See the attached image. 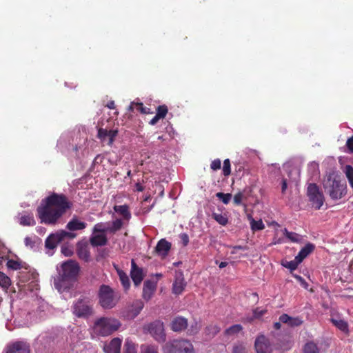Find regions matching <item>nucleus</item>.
Here are the masks:
<instances>
[{"instance_id": "nucleus-53", "label": "nucleus", "mask_w": 353, "mask_h": 353, "mask_svg": "<svg viewBox=\"0 0 353 353\" xmlns=\"http://www.w3.org/2000/svg\"><path fill=\"white\" fill-rule=\"evenodd\" d=\"M223 174L225 176H228L231 174V165L230 159H225L223 166Z\"/></svg>"}, {"instance_id": "nucleus-50", "label": "nucleus", "mask_w": 353, "mask_h": 353, "mask_svg": "<svg viewBox=\"0 0 353 353\" xmlns=\"http://www.w3.org/2000/svg\"><path fill=\"white\" fill-rule=\"evenodd\" d=\"M118 273H119L120 281H121L122 285H123V287H129L130 286V279H129V277L127 275V274L125 272H124L123 271H119Z\"/></svg>"}, {"instance_id": "nucleus-46", "label": "nucleus", "mask_w": 353, "mask_h": 353, "mask_svg": "<svg viewBox=\"0 0 353 353\" xmlns=\"http://www.w3.org/2000/svg\"><path fill=\"white\" fill-rule=\"evenodd\" d=\"M216 196L219 198L224 204H228L231 200L232 194L230 193L218 192Z\"/></svg>"}, {"instance_id": "nucleus-54", "label": "nucleus", "mask_w": 353, "mask_h": 353, "mask_svg": "<svg viewBox=\"0 0 353 353\" xmlns=\"http://www.w3.org/2000/svg\"><path fill=\"white\" fill-rule=\"evenodd\" d=\"M243 194L241 192L236 193L234 196V203L236 205H240L242 203V200L243 198Z\"/></svg>"}, {"instance_id": "nucleus-61", "label": "nucleus", "mask_w": 353, "mask_h": 353, "mask_svg": "<svg viewBox=\"0 0 353 353\" xmlns=\"http://www.w3.org/2000/svg\"><path fill=\"white\" fill-rule=\"evenodd\" d=\"M238 250H245V247H243V246H241V245H236V246H234L232 248V250L231 252L232 254H235L236 253V251Z\"/></svg>"}, {"instance_id": "nucleus-55", "label": "nucleus", "mask_w": 353, "mask_h": 353, "mask_svg": "<svg viewBox=\"0 0 353 353\" xmlns=\"http://www.w3.org/2000/svg\"><path fill=\"white\" fill-rule=\"evenodd\" d=\"M221 162L219 159H216L211 162L210 168L213 170H217L221 168Z\"/></svg>"}, {"instance_id": "nucleus-28", "label": "nucleus", "mask_w": 353, "mask_h": 353, "mask_svg": "<svg viewBox=\"0 0 353 353\" xmlns=\"http://www.w3.org/2000/svg\"><path fill=\"white\" fill-rule=\"evenodd\" d=\"M20 225L23 226H31L35 225L34 216L32 213L25 212L19 218Z\"/></svg>"}, {"instance_id": "nucleus-48", "label": "nucleus", "mask_w": 353, "mask_h": 353, "mask_svg": "<svg viewBox=\"0 0 353 353\" xmlns=\"http://www.w3.org/2000/svg\"><path fill=\"white\" fill-rule=\"evenodd\" d=\"M10 279L3 272H0V287H9Z\"/></svg>"}, {"instance_id": "nucleus-25", "label": "nucleus", "mask_w": 353, "mask_h": 353, "mask_svg": "<svg viewBox=\"0 0 353 353\" xmlns=\"http://www.w3.org/2000/svg\"><path fill=\"white\" fill-rule=\"evenodd\" d=\"M86 223L79 221L77 216L73 217L66 225L70 231L81 230L86 228Z\"/></svg>"}, {"instance_id": "nucleus-19", "label": "nucleus", "mask_w": 353, "mask_h": 353, "mask_svg": "<svg viewBox=\"0 0 353 353\" xmlns=\"http://www.w3.org/2000/svg\"><path fill=\"white\" fill-rule=\"evenodd\" d=\"M188 327V319L183 316L175 317L170 323L171 330L174 332H181Z\"/></svg>"}, {"instance_id": "nucleus-51", "label": "nucleus", "mask_w": 353, "mask_h": 353, "mask_svg": "<svg viewBox=\"0 0 353 353\" xmlns=\"http://www.w3.org/2000/svg\"><path fill=\"white\" fill-rule=\"evenodd\" d=\"M168 112V107L165 105H161L157 107L156 114L161 119H163L165 117Z\"/></svg>"}, {"instance_id": "nucleus-1", "label": "nucleus", "mask_w": 353, "mask_h": 353, "mask_svg": "<svg viewBox=\"0 0 353 353\" xmlns=\"http://www.w3.org/2000/svg\"><path fill=\"white\" fill-rule=\"evenodd\" d=\"M71 207L72 203L65 195L54 192L41 201L37 209V215L41 223L55 225Z\"/></svg>"}, {"instance_id": "nucleus-41", "label": "nucleus", "mask_w": 353, "mask_h": 353, "mask_svg": "<svg viewBox=\"0 0 353 353\" xmlns=\"http://www.w3.org/2000/svg\"><path fill=\"white\" fill-rule=\"evenodd\" d=\"M283 234L285 237L289 239L292 242L297 243L301 240V236L299 234L293 232H289L287 229L284 230Z\"/></svg>"}, {"instance_id": "nucleus-6", "label": "nucleus", "mask_w": 353, "mask_h": 353, "mask_svg": "<svg viewBox=\"0 0 353 353\" xmlns=\"http://www.w3.org/2000/svg\"><path fill=\"white\" fill-rule=\"evenodd\" d=\"M163 353H194L192 343L187 339H174L163 346Z\"/></svg>"}, {"instance_id": "nucleus-9", "label": "nucleus", "mask_w": 353, "mask_h": 353, "mask_svg": "<svg viewBox=\"0 0 353 353\" xmlns=\"http://www.w3.org/2000/svg\"><path fill=\"white\" fill-rule=\"evenodd\" d=\"M143 307L144 303L141 300H134L122 310L121 314L124 319L132 320L140 314Z\"/></svg>"}, {"instance_id": "nucleus-42", "label": "nucleus", "mask_w": 353, "mask_h": 353, "mask_svg": "<svg viewBox=\"0 0 353 353\" xmlns=\"http://www.w3.org/2000/svg\"><path fill=\"white\" fill-rule=\"evenodd\" d=\"M141 353H159L158 347L154 345H142L141 346Z\"/></svg>"}, {"instance_id": "nucleus-44", "label": "nucleus", "mask_w": 353, "mask_h": 353, "mask_svg": "<svg viewBox=\"0 0 353 353\" xmlns=\"http://www.w3.org/2000/svg\"><path fill=\"white\" fill-rule=\"evenodd\" d=\"M345 173L350 185L353 189V168L350 165H346L345 168Z\"/></svg>"}, {"instance_id": "nucleus-3", "label": "nucleus", "mask_w": 353, "mask_h": 353, "mask_svg": "<svg viewBox=\"0 0 353 353\" xmlns=\"http://www.w3.org/2000/svg\"><path fill=\"white\" fill-rule=\"evenodd\" d=\"M323 186L325 193L334 201L342 199L347 194L346 182L341 180L334 173L326 175L323 182Z\"/></svg>"}, {"instance_id": "nucleus-4", "label": "nucleus", "mask_w": 353, "mask_h": 353, "mask_svg": "<svg viewBox=\"0 0 353 353\" xmlns=\"http://www.w3.org/2000/svg\"><path fill=\"white\" fill-rule=\"evenodd\" d=\"M22 300H23L22 305H19L17 303L18 301H17L14 302L13 307L11 306L12 310H14V306L17 307V310L13 312L12 317L14 319V323L18 326L27 325L34 320L28 299H23ZM10 303L12 304L11 300Z\"/></svg>"}, {"instance_id": "nucleus-35", "label": "nucleus", "mask_w": 353, "mask_h": 353, "mask_svg": "<svg viewBox=\"0 0 353 353\" xmlns=\"http://www.w3.org/2000/svg\"><path fill=\"white\" fill-rule=\"evenodd\" d=\"M129 110L132 111L137 110L142 114L149 113V108H145L143 103L132 102L129 107Z\"/></svg>"}, {"instance_id": "nucleus-18", "label": "nucleus", "mask_w": 353, "mask_h": 353, "mask_svg": "<svg viewBox=\"0 0 353 353\" xmlns=\"http://www.w3.org/2000/svg\"><path fill=\"white\" fill-rule=\"evenodd\" d=\"M171 249V243L165 240V239H162L158 241L156 247H155V252L161 256L162 258L165 257L169 251Z\"/></svg>"}, {"instance_id": "nucleus-16", "label": "nucleus", "mask_w": 353, "mask_h": 353, "mask_svg": "<svg viewBox=\"0 0 353 353\" xmlns=\"http://www.w3.org/2000/svg\"><path fill=\"white\" fill-rule=\"evenodd\" d=\"M6 353H30V345L25 341H17L7 345Z\"/></svg>"}, {"instance_id": "nucleus-13", "label": "nucleus", "mask_w": 353, "mask_h": 353, "mask_svg": "<svg viewBox=\"0 0 353 353\" xmlns=\"http://www.w3.org/2000/svg\"><path fill=\"white\" fill-rule=\"evenodd\" d=\"M256 353H272V348L269 339L261 334L256 337L254 342Z\"/></svg>"}, {"instance_id": "nucleus-33", "label": "nucleus", "mask_w": 353, "mask_h": 353, "mask_svg": "<svg viewBox=\"0 0 353 353\" xmlns=\"http://www.w3.org/2000/svg\"><path fill=\"white\" fill-rule=\"evenodd\" d=\"M61 296L68 300L75 296L76 288H57Z\"/></svg>"}, {"instance_id": "nucleus-31", "label": "nucleus", "mask_w": 353, "mask_h": 353, "mask_svg": "<svg viewBox=\"0 0 353 353\" xmlns=\"http://www.w3.org/2000/svg\"><path fill=\"white\" fill-rule=\"evenodd\" d=\"M123 225V221L121 219H116L114 220L110 226L107 227L106 232L115 234L117 231L120 230Z\"/></svg>"}, {"instance_id": "nucleus-59", "label": "nucleus", "mask_w": 353, "mask_h": 353, "mask_svg": "<svg viewBox=\"0 0 353 353\" xmlns=\"http://www.w3.org/2000/svg\"><path fill=\"white\" fill-rule=\"evenodd\" d=\"M346 146L351 153H353V136L349 138L346 142Z\"/></svg>"}, {"instance_id": "nucleus-40", "label": "nucleus", "mask_w": 353, "mask_h": 353, "mask_svg": "<svg viewBox=\"0 0 353 353\" xmlns=\"http://www.w3.org/2000/svg\"><path fill=\"white\" fill-rule=\"evenodd\" d=\"M162 276L161 274H156L152 275L151 279H147L143 284V287H155L157 281Z\"/></svg>"}, {"instance_id": "nucleus-56", "label": "nucleus", "mask_w": 353, "mask_h": 353, "mask_svg": "<svg viewBox=\"0 0 353 353\" xmlns=\"http://www.w3.org/2000/svg\"><path fill=\"white\" fill-rule=\"evenodd\" d=\"M61 253L65 256H70L73 254V250L69 246H62Z\"/></svg>"}, {"instance_id": "nucleus-52", "label": "nucleus", "mask_w": 353, "mask_h": 353, "mask_svg": "<svg viewBox=\"0 0 353 353\" xmlns=\"http://www.w3.org/2000/svg\"><path fill=\"white\" fill-rule=\"evenodd\" d=\"M156 288H143V298L148 301L154 295Z\"/></svg>"}, {"instance_id": "nucleus-62", "label": "nucleus", "mask_w": 353, "mask_h": 353, "mask_svg": "<svg viewBox=\"0 0 353 353\" xmlns=\"http://www.w3.org/2000/svg\"><path fill=\"white\" fill-rule=\"evenodd\" d=\"M287 180L285 179H282L281 182V192L282 193H285L286 189H287Z\"/></svg>"}, {"instance_id": "nucleus-12", "label": "nucleus", "mask_w": 353, "mask_h": 353, "mask_svg": "<svg viewBox=\"0 0 353 353\" xmlns=\"http://www.w3.org/2000/svg\"><path fill=\"white\" fill-rule=\"evenodd\" d=\"M149 332L158 342L162 343L165 340V334L163 323L155 321L149 325Z\"/></svg>"}, {"instance_id": "nucleus-45", "label": "nucleus", "mask_w": 353, "mask_h": 353, "mask_svg": "<svg viewBox=\"0 0 353 353\" xmlns=\"http://www.w3.org/2000/svg\"><path fill=\"white\" fill-rule=\"evenodd\" d=\"M250 225L252 230L254 231L261 230L265 228V225L261 220L255 221L254 219H251Z\"/></svg>"}, {"instance_id": "nucleus-34", "label": "nucleus", "mask_w": 353, "mask_h": 353, "mask_svg": "<svg viewBox=\"0 0 353 353\" xmlns=\"http://www.w3.org/2000/svg\"><path fill=\"white\" fill-rule=\"evenodd\" d=\"M212 217L221 225L225 226L228 223V218L226 214L213 212Z\"/></svg>"}, {"instance_id": "nucleus-11", "label": "nucleus", "mask_w": 353, "mask_h": 353, "mask_svg": "<svg viewBox=\"0 0 353 353\" xmlns=\"http://www.w3.org/2000/svg\"><path fill=\"white\" fill-rule=\"evenodd\" d=\"M74 314L78 317H87L92 312L90 302L87 299H79L74 305Z\"/></svg>"}, {"instance_id": "nucleus-22", "label": "nucleus", "mask_w": 353, "mask_h": 353, "mask_svg": "<svg viewBox=\"0 0 353 353\" xmlns=\"http://www.w3.org/2000/svg\"><path fill=\"white\" fill-rule=\"evenodd\" d=\"M279 321L290 327H297L303 323V321L299 317H291L287 314H281Z\"/></svg>"}, {"instance_id": "nucleus-14", "label": "nucleus", "mask_w": 353, "mask_h": 353, "mask_svg": "<svg viewBox=\"0 0 353 353\" xmlns=\"http://www.w3.org/2000/svg\"><path fill=\"white\" fill-rule=\"evenodd\" d=\"M117 134V130H108L105 128H99L98 130L97 137L102 143H105L108 145H112Z\"/></svg>"}, {"instance_id": "nucleus-8", "label": "nucleus", "mask_w": 353, "mask_h": 353, "mask_svg": "<svg viewBox=\"0 0 353 353\" xmlns=\"http://www.w3.org/2000/svg\"><path fill=\"white\" fill-rule=\"evenodd\" d=\"M306 194L312 207L316 210H319L323 206L325 197L316 183H311L308 184Z\"/></svg>"}, {"instance_id": "nucleus-2", "label": "nucleus", "mask_w": 353, "mask_h": 353, "mask_svg": "<svg viewBox=\"0 0 353 353\" xmlns=\"http://www.w3.org/2000/svg\"><path fill=\"white\" fill-rule=\"evenodd\" d=\"M12 301V307L17 301L23 299H28L31 312L33 314L34 320L42 317V313L48 308L47 303L38 296L39 288H6Z\"/></svg>"}, {"instance_id": "nucleus-21", "label": "nucleus", "mask_w": 353, "mask_h": 353, "mask_svg": "<svg viewBox=\"0 0 353 353\" xmlns=\"http://www.w3.org/2000/svg\"><path fill=\"white\" fill-rule=\"evenodd\" d=\"M121 342V339L114 338L108 344L104 346V352L105 353H120Z\"/></svg>"}, {"instance_id": "nucleus-32", "label": "nucleus", "mask_w": 353, "mask_h": 353, "mask_svg": "<svg viewBox=\"0 0 353 353\" xmlns=\"http://www.w3.org/2000/svg\"><path fill=\"white\" fill-rule=\"evenodd\" d=\"M267 310L265 309H261L260 307H256L252 311V314L251 316H248L246 317L247 321L248 322H252L255 319H261Z\"/></svg>"}, {"instance_id": "nucleus-37", "label": "nucleus", "mask_w": 353, "mask_h": 353, "mask_svg": "<svg viewBox=\"0 0 353 353\" xmlns=\"http://www.w3.org/2000/svg\"><path fill=\"white\" fill-rule=\"evenodd\" d=\"M301 263V261H299V259L296 256L294 260L290 261H283L282 263V265L285 268L290 270L291 271H293V270H295L297 268L298 265Z\"/></svg>"}, {"instance_id": "nucleus-29", "label": "nucleus", "mask_w": 353, "mask_h": 353, "mask_svg": "<svg viewBox=\"0 0 353 353\" xmlns=\"http://www.w3.org/2000/svg\"><path fill=\"white\" fill-rule=\"evenodd\" d=\"M61 241V237H59L57 233L51 234L46 240V247L52 250L57 246V244Z\"/></svg>"}, {"instance_id": "nucleus-27", "label": "nucleus", "mask_w": 353, "mask_h": 353, "mask_svg": "<svg viewBox=\"0 0 353 353\" xmlns=\"http://www.w3.org/2000/svg\"><path fill=\"white\" fill-rule=\"evenodd\" d=\"M315 248V245L313 243H307L301 250L299 251L296 257L299 261H303L310 254H311Z\"/></svg>"}, {"instance_id": "nucleus-23", "label": "nucleus", "mask_w": 353, "mask_h": 353, "mask_svg": "<svg viewBox=\"0 0 353 353\" xmlns=\"http://www.w3.org/2000/svg\"><path fill=\"white\" fill-rule=\"evenodd\" d=\"M90 243L93 247L105 245L108 243V239L104 233L92 234L90 238Z\"/></svg>"}, {"instance_id": "nucleus-5", "label": "nucleus", "mask_w": 353, "mask_h": 353, "mask_svg": "<svg viewBox=\"0 0 353 353\" xmlns=\"http://www.w3.org/2000/svg\"><path fill=\"white\" fill-rule=\"evenodd\" d=\"M119 320L111 317H101L97 319L93 325V332L102 336H107L118 330L121 326Z\"/></svg>"}, {"instance_id": "nucleus-15", "label": "nucleus", "mask_w": 353, "mask_h": 353, "mask_svg": "<svg viewBox=\"0 0 353 353\" xmlns=\"http://www.w3.org/2000/svg\"><path fill=\"white\" fill-rule=\"evenodd\" d=\"M130 277L136 286L139 285L145 277L143 269L139 267L134 259L131 260Z\"/></svg>"}, {"instance_id": "nucleus-63", "label": "nucleus", "mask_w": 353, "mask_h": 353, "mask_svg": "<svg viewBox=\"0 0 353 353\" xmlns=\"http://www.w3.org/2000/svg\"><path fill=\"white\" fill-rule=\"evenodd\" d=\"M161 119V118L159 117H158L157 114L150 120V121L149 122V123L152 125H155L158 121Z\"/></svg>"}, {"instance_id": "nucleus-36", "label": "nucleus", "mask_w": 353, "mask_h": 353, "mask_svg": "<svg viewBox=\"0 0 353 353\" xmlns=\"http://www.w3.org/2000/svg\"><path fill=\"white\" fill-rule=\"evenodd\" d=\"M303 353H320V351L316 343L308 342L304 345Z\"/></svg>"}, {"instance_id": "nucleus-38", "label": "nucleus", "mask_w": 353, "mask_h": 353, "mask_svg": "<svg viewBox=\"0 0 353 353\" xmlns=\"http://www.w3.org/2000/svg\"><path fill=\"white\" fill-rule=\"evenodd\" d=\"M243 330V327L240 324H235L225 330V334L228 336H234L239 333Z\"/></svg>"}, {"instance_id": "nucleus-58", "label": "nucleus", "mask_w": 353, "mask_h": 353, "mask_svg": "<svg viewBox=\"0 0 353 353\" xmlns=\"http://www.w3.org/2000/svg\"><path fill=\"white\" fill-rule=\"evenodd\" d=\"M103 157L101 154L96 156L92 161V168H94L96 165L100 164L102 162Z\"/></svg>"}, {"instance_id": "nucleus-20", "label": "nucleus", "mask_w": 353, "mask_h": 353, "mask_svg": "<svg viewBox=\"0 0 353 353\" xmlns=\"http://www.w3.org/2000/svg\"><path fill=\"white\" fill-rule=\"evenodd\" d=\"M77 254L79 258L85 262L90 260V253L87 243H78L77 247Z\"/></svg>"}, {"instance_id": "nucleus-49", "label": "nucleus", "mask_w": 353, "mask_h": 353, "mask_svg": "<svg viewBox=\"0 0 353 353\" xmlns=\"http://www.w3.org/2000/svg\"><path fill=\"white\" fill-rule=\"evenodd\" d=\"M109 224L108 223H97L92 230L93 234L95 233H105L107 227H105V225Z\"/></svg>"}, {"instance_id": "nucleus-7", "label": "nucleus", "mask_w": 353, "mask_h": 353, "mask_svg": "<svg viewBox=\"0 0 353 353\" xmlns=\"http://www.w3.org/2000/svg\"><path fill=\"white\" fill-rule=\"evenodd\" d=\"M99 298L103 308L111 309L117 305L121 296L112 288H100Z\"/></svg>"}, {"instance_id": "nucleus-24", "label": "nucleus", "mask_w": 353, "mask_h": 353, "mask_svg": "<svg viewBox=\"0 0 353 353\" xmlns=\"http://www.w3.org/2000/svg\"><path fill=\"white\" fill-rule=\"evenodd\" d=\"M6 266L9 270H19L21 272L24 270H27L28 265L26 263L23 262L21 260L8 259L6 263Z\"/></svg>"}, {"instance_id": "nucleus-47", "label": "nucleus", "mask_w": 353, "mask_h": 353, "mask_svg": "<svg viewBox=\"0 0 353 353\" xmlns=\"http://www.w3.org/2000/svg\"><path fill=\"white\" fill-rule=\"evenodd\" d=\"M59 237H61V241L64 240L65 239H72L76 237L77 234L71 232H67L64 230H61L57 232Z\"/></svg>"}, {"instance_id": "nucleus-30", "label": "nucleus", "mask_w": 353, "mask_h": 353, "mask_svg": "<svg viewBox=\"0 0 353 353\" xmlns=\"http://www.w3.org/2000/svg\"><path fill=\"white\" fill-rule=\"evenodd\" d=\"M331 321L334 325H335L341 332L348 334L349 326L347 321L341 319H331Z\"/></svg>"}, {"instance_id": "nucleus-43", "label": "nucleus", "mask_w": 353, "mask_h": 353, "mask_svg": "<svg viewBox=\"0 0 353 353\" xmlns=\"http://www.w3.org/2000/svg\"><path fill=\"white\" fill-rule=\"evenodd\" d=\"M232 353H248V349L245 344L238 343L234 345Z\"/></svg>"}, {"instance_id": "nucleus-64", "label": "nucleus", "mask_w": 353, "mask_h": 353, "mask_svg": "<svg viewBox=\"0 0 353 353\" xmlns=\"http://www.w3.org/2000/svg\"><path fill=\"white\" fill-rule=\"evenodd\" d=\"M106 106L109 108V109H115L116 106H115V103H114V101H110L108 102Z\"/></svg>"}, {"instance_id": "nucleus-10", "label": "nucleus", "mask_w": 353, "mask_h": 353, "mask_svg": "<svg viewBox=\"0 0 353 353\" xmlns=\"http://www.w3.org/2000/svg\"><path fill=\"white\" fill-rule=\"evenodd\" d=\"M19 278L21 282L28 283V287H37L39 285V274L34 271L29 270H24L19 272Z\"/></svg>"}, {"instance_id": "nucleus-39", "label": "nucleus", "mask_w": 353, "mask_h": 353, "mask_svg": "<svg viewBox=\"0 0 353 353\" xmlns=\"http://www.w3.org/2000/svg\"><path fill=\"white\" fill-rule=\"evenodd\" d=\"M123 353H137L134 343L128 339L125 341Z\"/></svg>"}, {"instance_id": "nucleus-60", "label": "nucleus", "mask_w": 353, "mask_h": 353, "mask_svg": "<svg viewBox=\"0 0 353 353\" xmlns=\"http://www.w3.org/2000/svg\"><path fill=\"white\" fill-rule=\"evenodd\" d=\"M179 277L181 278V282L178 283V281H177L178 278H177L176 280L175 281V282L173 283L172 287H174V288L183 287V284L182 283V281H183V279L182 278V274H180Z\"/></svg>"}, {"instance_id": "nucleus-57", "label": "nucleus", "mask_w": 353, "mask_h": 353, "mask_svg": "<svg viewBox=\"0 0 353 353\" xmlns=\"http://www.w3.org/2000/svg\"><path fill=\"white\" fill-rule=\"evenodd\" d=\"M180 239L183 246L188 245L189 243V236L186 233H182L180 234Z\"/></svg>"}, {"instance_id": "nucleus-26", "label": "nucleus", "mask_w": 353, "mask_h": 353, "mask_svg": "<svg viewBox=\"0 0 353 353\" xmlns=\"http://www.w3.org/2000/svg\"><path fill=\"white\" fill-rule=\"evenodd\" d=\"M113 209L114 212H116L123 217V220L129 221L132 217L129 206L126 204L121 205H115Z\"/></svg>"}, {"instance_id": "nucleus-17", "label": "nucleus", "mask_w": 353, "mask_h": 353, "mask_svg": "<svg viewBox=\"0 0 353 353\" xmlns=\"http://www.w3.org/2000/svg\"><path fill=\"white\" fill-rule=\"evenodd\" d=\"M64 274L70 278L75 277L79 272L78 263L73 261H69L63 265Z\"/></svg>"}]
</instances>
